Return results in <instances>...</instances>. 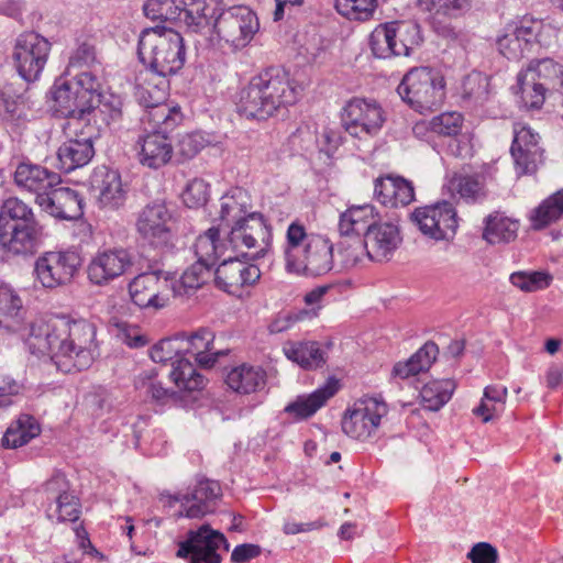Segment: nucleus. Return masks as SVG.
Returning a JSON list of instances; mask_svg holds the SVG:
<instances>
[{
	"label": "nucleus",
	"instance_id": "nucleus-1",
	"mask_svg": "<svg viewBox=\"0 0 563 563\" xmlns=\"http://www.w3.org/2000/svg\"><path fill=\"white\" fill-rule=\"evenodd\" d=\"M96 335L93 323L64 317L32 325L26 343L33 354L49 355L58 371L71 373L89 368L99 355Z\"/></svg>",
	"mask_w": 563,
	"mask_h": 563
},
{
	"label": "nucleus",
	"instance_id": "nucleus-2",
	"mask_svg": "<svg viewBox=\"0 0 563 563\" xmlns=\"http://www.w3.org/2000/svg\"><path fill=\"white\" fill-rule=\"evenodd\" d=\"M298 98V86L289 73L269 67L240 90L236 109L246 119L265 120L279 109L295 104Z\"/></svg>",
	"mask_w": 563,
	"mask_h": 563
},
{
	"label": "nucleus",
	"instance_id": "nucleus-3",
	"mask_svg": "<svg viewBox=\"0 0 563 563\" xmlns=\"http://www.w3.org/2000/svg\"><path fill=\"white\" fill-rule=\"evenodd\" d=\"M287 272L305 276H321L333 268V244L320 234L308 233L299 221L291 222L284 245Z\"/></svg>",
	"mask_w": 563,
	"mask_h": 563
},
{
	"label": "nucleus",
	"instance_id": "nucleus-4",
	"mask_svg": "<svg viewBox=\"0 0 563 563\" xmlns=\"http://www.w3.org/2000/svg\"><path fill=\"white\" fill-rule=\"evenodd\" d=\"M52 97L54 111L67 119L64 131L76 132V125L100 104L101 84L91 71H81L70 80H56Z\"/></svg>",
	"mask_w": 563,
	"mask_h": 563
},
{
	"label": "nucleus",
	"instance_id": "nucleus-5",
	"mask_svg": "<svg viewBox=\"0 0 563 563\" xmlns=\"http://www.w3.org/2000/svg\"><path fill=\"white\" fill-rule=\"evenodd\" d=\"M137 55L152 74L166 78L184 67L186 48L178 32L157 25L141 32Z\"/></svg>",
	"mask_w": 563,
	"mask_h": 563
},
{
	"label": "nucleus",
	"instance_id": "nucleus-6",
	"mask_svg": "<svg viewBox=\"0 0 563 563\" xmlns=\"http://www.w3.org/2000/svg\"><path fill=\"white\" fill-rule=\"evenodd\" d=\"M43 234V225L32 208L16 197L5 199L0 207V241L15 254L31 252Z\"/></svg>",
	"mask_w": 563,
	"mask_h": 563
},
{
	"label": "nucleus",
	"instance_id": "nucleus-7",
	"mask_svg": "<svg viewBox=\"0 0 563 563\" xmlns=\"http://www.w3.org/2000/svg\"><path fill=\"white\" fill-rule=\"evenodd\" d=\"M398 95L419 112L438 109L445 98V80L441 71L428 67L411 68L397 88Z\"/></svg>",
	"mask_w": 563,
	"mask_h": 563
},
{
	"label": "nucleus",
	"instance_id": "nucleus-8",
	"mask_svg": "<svg viewBox=\"0 0 563 563\" xmlns=\"http://www.w3.org/2000/svg\"><path fill=\"white\" fill-rule=\"evenodd\" d=\"M517 81L525 106L540 109L549 91L563 87V64L552 58L532 59Z\"/></svg>",
	"mask_w": 563,
	"mask_h": 563
},
{
	"label": "nucleus",
	"instance_id": "nucleus-9",
	"mask_svg": "<svg viewBox=\"0 0 563 563\" xmlns=\"http://www.w3.org/2000/svg\"><path fill=\"white\" fill-rule=\"evenodd\" d=\"M272 228L262 213L250 214L246 221L231 227L228 251L244 260L255 261L265 256L272 242Z\"/></svg>",
	"mask_w": 563,
	"mask_h": 563
},
{
	"label": "nucleus",
	"instance_id": "nucleus-10",
	"mask_svg": "<svg viewBox=\"0 0 563 563\" xmlns=\"http://www.w3.org/2000/svg\"><path fill=\"white\" fill-rule=\"evenodd\" d=\"M218 12L217 0H214ZM205 31H214L233 49L244 48L258 31L255 13L246 7H232L219 14L214 13L211 24Z\"/></svg>",
	"mask_w": 563,
	"mask_h": 563
},
{
	"label": "nucleus",
	"instance_id": "nucleus-11",
	"mask_svg": "<svg viewBox=\"0 0 563 563\" xmlns=\"http://www.w3.org/2000/svg\"><path fill=\"white\" fill-rule=\"evenodd\" d=\"M81 266V258L75 251H48L34 262L35 280L43 288L56 289L69 285Z\"/></svg>",
	"mask_w": 563,
	"mask_h": 563
},
{
	"label": "nucleus",
	"instance_id": "nucleus-12",
	"mask_svg": "<svg viewBox=\"0 0 563 563\" xmlns=\"http://www.w3.org/2000/svg\"><path fill=\"white\" fill-rule=\"evenodd\" d=\"M385 121V111L373 99L352 98L343 108L342 125L351 136L358 140L378 135Z\"/></svg>",
	"mask_w": 563,
	"mask_h": 563
},
{
	"label": "nucleus",
	"instance_id": "nucleus-13",
	"mask_svg": "<svg viewBox=\"0 0 563 563\" xmlns=\"http://www.w3.org/2000/svg\"><path fill=\"white\" fill-rule=\"evenodd\" d=\"M418 26L400 21L379 24L369 36L373 54L378 58L408 56L417 41Z\"/></svg>",
	"mask_w": 563,
	"mask_h": 563
},
{
	"label": "nucleus",
	"instance_id": "nucleus-14",
	"mask_svg": "<svg viewBox=\"0 0 563 563\" xmlns=\"http://www.w3.org/2000/svg\"><path fill=\"white\" fill-rule=\"evenodd\" d=\"M387 412V404L382 399L376 397L357 399L345 411L342 430L352 439L367 440L376 434L382 419Z\"/></svg>",
	"mask_w": 563,
	"mask_h": 563
},
{
	"label": "nucleus",
	"instance_id": "nucleus-15",
	"mask_svg": "<svg viewBox=\"0 0 563 563\" xmlns=\"http://www.w3.org/2000/svg\"><path fill=\"white\" fill-rule=\"evenodd\" d=\"M51 43L38 33L20 34L12 53L18 74L26 81L36 80L45 67Z\"/></svg>",
	"mask_w": 563,
	"mask_h": 563
},
{
	"label": "nucleus",
	"instance_id": "nucleus-16",
	"mask_svg": "<svg viewBox=\"0 0 563 563\" xmlns=\"http://www.w3.org/2000/svg\"><path fill=\"white\" fill-rule=\"evenodd\" d=\"M223 545L229 550V543L223 533L202 525L197 530H189L187 538L178 543L176 555L187 559L189 563H221L222 558L217 552Z\"/></svg>",
	"mask_w": 563,
	"mask_h": 563
},
{
	"label": "nucleus",
	"instance_id": "nucleus-17",
	"mask_svg": "<svg viewBox=\"0 0 563 563\" xmlns=\"http://www.w3.org/2000/svg\"><path fill=\"white\" fill-rule=\"evenodd\" d=\"M550 31H552L551 26H545L540 21L511 22L505 26L496 44L500 54L507 59L519 60L534 43L545 44L543 33Z\"/></svg>",
	"mask_w": 563,
	"mask_h": 563
},
{
	"label": "nucleus",
	"instance_id": "nucleus-18",
	"mask_svg": "<svg viewBox=\"0 0 563 563\" xmlns=\"http://www.w3.org/2000/svg\"><path fill=\"white\" fill-rule=\"evenodd\" d=\"M47 501L46 516L56 522H75L81 514L79 498L70 488V483L63 473L56 472L42 486Z\"/></svg>",
	"mask_w": 563,
	"mask_h": 563
},
{
	"label": "nucleus",
	"instance_id": "nucleus-19",
	"mask_svg": "<svg viewBox=\"0 0 563 563\" xmlns=\"http://www.w3.org/2000/svg\"><path fill=\"white\" fill-rule=\"evenodd\" d=\"M129 294L140 308L162 309L174 297L173 277L162 271L139 274L129 283Z\"/></svg>",
	"mask_w": 563,
	"mask_h": 563
},
{
	"label": "nucleus",
	"instance_id": "nucleus-20",
	"mask_svg": "<svg viewBox=\"0 0 563 563\" xmlns=\"http://www.w3.org/2000/svg\"><path fill=\"white\" fill-rule=\"evenodd\" d=\"M411 220L426 236L434 241H449L454 238L457 229L456 210L449 201L417 208Z\"/></svg>",
	"mask_w": 563,
	"mask_h": 563
},
{
	"label": "nucleus",
	"instance_id": "nucleus-21",
	"mask_svg": "<svg viewBox=\"0 0 563 563\" xmlns=\"http://www.w3.org/2000/svg\"><path fill=\"white\" fill-rule=\"evenodd\" d=\"M214 13V0H162L159 20L180 22L191 32L202 33Z\"/></svg>",
	"mask_w": 563,
	"mask_h": 563
},
{
	"label": "nucleus",
	"instance_id": "nucleus-22",
	"mask_svg": "<svg viewBox=\"0 0 563 563\" xmlns=\"http://www.w3.org/2000/svg\"><path fill=\"white\" fill-rule=\"evenodd\" d=\"M174 218L164 201L146 205L137 214L136 231L155 247L167 246L173 239Z\"/></svg>",
	"mask_w": 563,
	"mask_h": 563
},
{
	"label": "nucleus",
	"instance_id": "nucleus-23",
	"mask_svg": "<svg viewBox=\"0 0 563 563\" xmlns=\"http://www.w3.org/2000/svg\"><path fill=\"white\" fill-rule=\"evenodd\" d=\"M133 264V255L124 247L99 250L87 266V276L93 285L106 286L131 272Z\"/></svg>",
	"mask_w": 563,
	"mask_h": 563
},
{
	"label": "nucleus",
	"instance_id": "nucleus-24",
	"mask_svg": "<svg viewBox=\"0 0 563 563\" xmlns=\"http://www.w3.org/2000/svg\"><path fill=\"white\" fill-rule=\"evenodd\" d=\"M366 257L374 262H387L402 242L399 225L393 221H378L364 233Z\"/></svg>",
	"mask_w": 563,
	"mask_h": 563
},
{
	"label": "nucleus",
	"instance_id": "nucleus-25",
	"mask_svg": "<svg viewBox=\"0 0 563 563\" xmlns=\"http://www.w3.org/2000/svg\"><path fill=\"white\" fill-rule=\"evenodd\" d=\"M229 255L214 272L216 285L229 292L238 294L243 287L254 285L261 277L260 268L240 258Z\"/></svg>",
	"mask_w": 563,
	"mask_h": 563
},
{
	"label": "nucleus",
	"instance_id": "nucleus-26",
	"mask_svg": "<svg viewBox=\"0 0 563 563\" xmlns=\"http://www.w3.org/2000/svg\"><path fill=\"white\" fill-rule=\"evenodd\" d=\"M514 141L510 148L516 168L520 175L532 174L542 163L543 151L539 146V134L534 133L527 124L514 125Z\"/></svg>",
	"mask_w": 563,
	"mask_h": 563
},
{
	"label": "nucleus",
	"instance_id": "nucleus-27",
	"mask_svg": "<svg viewBox=\"0 0 563 563\" xmlns=\"http://www.w3.org/2000/svg\"><path fill=\"white\" fill-rule=\"evenodd\" d=\"M13 180L22 191L34 194L37 205L40 203V198H44L51 189L59 186L62 183V178L57 173L31 162H22L16 166Z\"/></svg>",
	"mask_w": 563,
	"mask_h": 563
},
{
	"label": "nucleus",
	"instance_id": "nucleus-28",
	"mask_svg": "<svg viewBox=\"0 0 563 563\" xmlns=\"http://www.w3.org/2000/svg\"><path fill=\"white\" fill-rule=\"evenodd\" d=\"M220 496L221 487L219 483L203 479L198 482L190 494L175 495L170 496V498L176 503H180V516L194 519L213 512Z\"/></svg>",
	"mask_w": 563,
	"mask_h": 563
},
{
	"label": "nucleus",
	"instance_id": "nucleus-29",
	"mask_svg": "<svg viewBox=\"0 0 563 563\" xmlns=\"http://www.w3.org/2000/svg\"><path fill=\"white\" fill-rule=\"evenodd\" d=\"M77 130L78 125H76V132L65 131L67 135L75 134L76 137L65 141L57 151V167L64 173H70L87 165L95 155L90 129L87 131L82 129L79 134Z\"/></svg>",
	"mask_w": 563,
	"mask_h": 563
},
{
	"label": "nucleus",
	"instance_id": "nucleus-30",
	"mask_svg": "<svg viewBox=\"0 0 563 563\" xmlns=\"http://www.w3.org/2000/svg\"><path fill=\"white\" fill-rule=\"evenodd\" d=\"M38 206L49 216L60 220H78L84 214L82 197L68 187H54L44 198H40Z\"/></svg>",
	"mask_w": 563,
	"mask_h": 563
},
{
	"label": "nucleus",
	"instance_id": "nucleus-31",
	"mask_svg": "<svg viewBox=\"0 0 563 563\" xmlns=\"http://www.w3.org/2000/svg\"><path fill=\"white\" fill-rule=\"evenodd\" d=\"M91 187L101 207L119 209L126 200L129 187L117 170L101 167L91 177Z\"/></svg>",
	"mask_w": 563,
	"mask_h": 563
},
{
	"label": "nucleus",
	"instance_id": "nucleus-32",
	"mask_svg": "<svg viewBox=\"0 0 563 563\" xmlns=\"http://www.w3.org/2000/svg\"><path fill=\"white\" fill-rule=\"evenodd\" d=\"M139 162L148 168L157 169L166 165L173 156V145L167 135L150 132L136 142Z\"/></svg>",
	"mask_w": 563,
	"mask_h": 563
},
{
	"label": "nucleus",
	"instance_id": "nucleus-33",
	"mask_svg": "<svg viewBox=\"0 0 563 563\" xmlns=\"http://www.w3.org/2000/svg\"><path fill=\"white\" fill-rule=\"evenodd\" d=\"M250 214H260V212L252 211L249 192L243 188L235 187L220 198L214 221L232 227L246 221Z\"/></svg>",
	"mask_w": 563,
	"mask_h": 563
},
{
	"label": "nucleus",
	"instance_id": "nucleus-34",
	"mask_svg": "<svg viewBox=\"0 0 563 563\" xmlns=\"http://www.w3.org/2000/svg\"><path fill=\"white\" fill-rule=\"evenodd\" d=\"M183 356H194L196 362L209 368L214 365L220 351H213L214 334L209 329H199L190 335L179 334Z\"/></svg>",
	"mask_w": 563,
	"mask_h": 563
},
{
	"label": "nucleus",
	"instance_id": "nucleus-35",
	"mask_svg": "<svg viewBox=\"0 0 563 563\" xmlns=\"http://www.w3.org/2000/svg\"><path fill=\"white\" fill-rule=\"evenodd\" d=\"M339 390L338 380L330 378L320 388L309 395H300L285 407V412L296 420H305L313 416Z\"/></svg>",
	"mask_w": 563,
	"mask_h": 563
},
{
	"label": "nucleus",
	"instance_id": "nucleus-36",
	"mask_svg": "<svg viewBox=\"0 0 563 563\" xmlns=\"http://www.w3.org/2000/svg\"><path fill=\"white\" fill-rule=\"evenodd\" d=\"M225 383L233 391L250 395L265 387L266 372L261 366L244 363L228 372Z\"/></svg>",
	"mask_w": 563,
	"mask_h": 563
},
{
	"label": "nucleus",
	"instance_id": "nucleus-37",
	"mask_svg": "<svg viewBox=\"0 0 563 563\" xmlns=\"http://www.w3.org/2000/svg\"><path fill=\"white\" fill-rule=\"evenodd\" d=\"M283 350L288 360L305 369L319 368L327 361L325 352L314 341L288 342Z\"/></svg>",
	"mask_w": 563,
	"mask_h": 563
},
{
	"label": "nucleus",
	"instance_id": "nucleus-38",
	"mask_svg": "<svg viewBox=\"0 0 563 563\" xmlns=\"http://www.w3.org/2000/svg\"><path fill=\"white\" fill-rule=\"evenodd\" d=\"M376 216L372 205L352 206L341 213L339 231L342 235L364 234L375 222Z\"/></svg>",
	"mask_w": 563,
	"mask_h": 563
},
{
	"label": "nucleus",
	"instance_id": "nucleus-39",
	"mask_svg": "<svg viewBox=\"0 0 563 563\" xmlns=\"http://www.w3.org/2000/svg\"><path fill=\"white\" fill-rule=\"evenodd\" d=\"M181 121L183 114L180 108L167 103L145 110L142 115V122L152 129V132L165 135L179 125Z\"/></svg>",
	"mask_w": 563,
	"mask_h": 563
},
{
	"label": "nucleus",
	"instance_id": "nucleus-40",
	"mask_svg": "<svg viewBox=\"0 0 563 563\" xmlns=\"http://www.w3.org/2000/svg\"><path fill=\"white\" fill-rule=\"evenodd\" d=\"M438 353V345L433 342H427L406 362H398L395 364L393 375L401 379H406L410 376L428 371L435 361Z\"/></svg>",
	"mask_w": 563,
	"mask_h": 563
},
{
	"label": "nucleus",
	"instance_id": "nucleus-41",
	"mask_svg": "<svg viewBox=\"0 0 563 563\" xmlns=\"http://www.w3.org/2000/svg\"><path fill=\"white\" fill-rule=\"evenodd\" d=\"M41 433V427L37 420L27 413H22L7 429L2 444L5 448L16 449L27 444L32 439Z\"/></svg>",
	"mask_w": 563,
	"mask_h": 563
},
{
	"label": "nucleus",
	"instance_id": "nucleus-42",
	"mask_svg": "<svg viewBox=\"0 0 563 563\" xmlns=\"http://www.w3.org/2000/svg\"><path fill=\"white\" fill-rule=\"evenodd\" d=\"M210 276L211 266L196 261L183 273L179 279L172 276L174 298L191 296L210 278Z\"/></svg>",
	"mask_w": 563,
	"mask_h": 563
},
{
	"label": "nucleus",
	"instance_id": "nucleus-43",
	"mask_svg": "<svg viewBox=\"0 0 563 563\" xmlns=\"http://www.w3.org/2000/svg\"><path fill=\"white\" fill-rule=\"evenodd\" d=\"M194 251L198 262L212 267L221 256L225 255L228 245L220 240L219 229L212 227L196 239Z\"/></svg>",
	"mask_w": 563,
	"mask_h": 563
},
{
	"label": "nucleus",
	"instance_id": "nucleus-44",
	"mask_svg": "<svg viewBox=\"0 0 563 563\" xmlns=\"http://www.w3.org/2000/svg\"><path fill=\"white\" fill-rule=\"evenodd\" d=\"M169 377L181 391H199L203 389L207 384V379L187 357L173 361Z\"/></svg>",
	"mask_w": 563,
	"mask_h": 563
},
{
	"label": "nucleus",
	"instance_id": "nucleus-45",
	"mask_svg": "<svg viewBox=\"0 0 563 563\" xmlns=\"http://www.w3.org/2000/svg\"><path fill=\"white\" fill-rule=\"evenodd\" d=\"M563 217V189L558 190L534 208L529 217L531 228L542 230Z\"/></svg>",
	"mask_w": 563,
	"mask_h": 563
},
{
	"label": "nucleus",
	"instance_id": "nucleus-46",
	"mask_svg": "<svg viewBox=\"0 0 563 563\" xmlns=\"http://www.w3.org/2000/svg\"><path fill=\"white\" fill-rule=\"evenodd\" d=\"M518 229V221L495 213L487 218L483 236L490 244L509 243L516 239Z\"/></svg>",
	"mask_w": 563,
	"mask_h": 563
},
{
	"label": "nucleus",
	"instance_id": "nucleus-47",
	"mask_svg": "<svg viewBox=\"0 0 563 563\" xmlns=\"http://www.w3.org/2000/svg\"><path fill=\"white\" fill-rule=\"evenodd\" d=\"M134 384L141 394L157 405H165L175 395L173 390L164 387L155 368L141 372Z\"/></svg>",
	"mask_w": 563,
	"mask_h": 563
},
{
	"label": "nucleus",
	"instance_id": "nucleus-48",
	"mask_svg": "<svg viewBox=\"0 0 563 563\" xmlns=\"http://www.w3.org/2000/svg\"><path fill=\"white\" fill-rule=\"evenodd\" d=\"M449 189L467 201H478L486 197L483 175L455 174L449 181Z\"/></svg>",
	"mask_w": 563,
	"mask_h": 563
},
{
	"label": "nucleus",
	"instance_id": "nucleus-49",
	"mask_svg": "<svg viewBox=\"0 0 563 563\" xmlns=\"http://www.w3.org/2000/svg\"><path fill=\"white\" fill-rule=\"evenodd\" d=\"M454 389L451 379L429 382L420 390L421 402L426 409L437 411L451 399Z\"/></svg>",
	"mask_w": 563,
	"mask_h": 563
},
{
	"label": "nucleus",
	"instance_id": "nucleus-50",
	"mask_svg": "<svg viewBox=\"0 0 563 563\" xmlns=\"http://www.w3.org/2000/svg\"><path fill=\"white\" fill-rule=\"evenodd\" d=\"M420 7L430 12L433 21L460 16L470 7V0H419Z\"/></svg>",
	"mask_w": 563,
	"mask_h": 563
},
{
	"label": "nucleus",
	"instance_id": "nucleus-51",
	"mask_svg": "<svg viewBox=\"0 0 563 563\" xmlns=\"http://www.w3.org/2000/svg\"><path fill=\"white\" fill-rule=\"evenodd\" d=\"M510 283L526 292H533L548 288L553 277L545 271L516 272L509 277Z\"/></svg>",
	"mask_w": 563,
	"mask_h": 563
},
{
	"label": "nucleus",
	"instance_id": "nucleus-52",
	"mask_svg": "<svg viewBox=\"0 0 563 563\" xmlns=\"http://www.w3.org/2000/svg\"><path fill=\"white\" fill-rule=\"evenodd\" d=\"M377 5V0H335V9L350 20H368Z\"/></svg>",
	"mask_w": 563,
	"mask_h": 563
},
{
	"label": "nucleus",
	"instance_id": "nucleus-53",
	"mask_svg": "<svg viewBox=\"0 0 563 563\" xmlns=\"http://www.w3.org/2000/svg\"><path fill=\"white\" fill-rule=\"evenodd\" d=\"M150 356L155 363L165 364L169 362L173 366V361L184 357L179 334L174 338L161 340L151 349Z\"/></svg>",
	"mask_w": 563,
	"mask_h": 563
},
{
	"label": "nucleus",
	"instance_id": "nucleus-54",
	"mask_svg": "<svg viewBox=\"0 0 563 563\" xmlns=\"http://www.w3.org/2000/svg\"><path fill=\"white\" fill-rule=\"evenodd\" d=\"M166 88L167 80L164 77H158V82L154 84L153 86L150 82L140 86L137 92L140 103L145 108V110L165 104L164 101L166 99Z\"/></svg>",
	"mask_w": 563,
	"mask_h": 563
},
{
	"label": "nucleus",
	"instance_id": "nucleus-55",
	"mask_svg": "<svg viewBox=\"0 0 563 563\" xmlns=\"http://www.w3.org/2000/svg\"><path fill=\"white\" fill-rule=\"evenodd\" d=\"M489 95V79L481 73L466 76L463 81V96L476 102H484Z\"/></svg>",
	"mask_w": 563,
	"mask_h": 563
},
{
	"label": "nucleus",
	"instance_id": "nucleus-56",
	"mask_svg": "<svg viewBox=\"0 0 563 563\" xmlns=\"http://www.w3.org/2000/svg\"><path fill=\"white\" fill-rule=\"evenodd\" d=\"M463 118L457 112L441 113L430 121L432 132L445 135L456 136L462 128Z\"/></svg>",
	"mask_w": 563,
	"mask_h": 563
},
{
	"label": "nucleus",
	"instance_id": "nucleus-57",
	"mask_svg": "<svg viewBox=\"0 0 563 563\" xmlns=\"http://www.w3.org/2000/svg\"><path fill=\"white\" fill-rule=\"evenodd\" d=\"M209 198V185L199 178H195L188 183L183 192V200L189 208H199L205 206Z\"/></svg>",
	"mask_w": 563,
	"mask_h": 563
},
{
	"label": "nucleus",
	"instance_id": "nucleus-58",
	"mask_svg": "<svg viewBox=\"0 0 563 563\" xmlns=\"http://www.w3.org/2000/svg\"><path fill=\"white\" fill-rule=\"evenodd\" d=\"M396 177L387 176L375 180L374 195L385 206L391 207L393 199L395 198Z\"/></svg>",
	"mask_w": 563,
	"mask_h": 563
},
{
	"label": "nucleus",
	"instance_id": "nucleus-59",
	"mask_svg": "<svg viewBox=\"0 0 563 563\" xmlns=\"http://www.w3.org/2000/svg\"><path fill=\"white\" fill-rule=\"evenodd\" d=\"M340 254L343 257V265L345 267L357 265L362 262L363 257L366 256L364 240L362 242L342 243Z\"/></svg>",
	"mask_w": 563,
	"mask_h": 563
},
{
	"label": "nucleus",
	"instance_id": "nucleus-60",
	"mask_svg": "<svg viewBox=\"0 0 563 563\" xmlns=\"http://www.w3.org/2000/svg\"><path fill=\"white\" fill-rule=\"evenodd\" d=\"M118 338L129 347L139 349L147 344V338L137 327L122 323L119 325Z\"/></svg>",
	"mask_w": 563,
	"mask_h": 563
},
{
	"label": "nucleus",
	"instance_id": "nucleus-61",
	"mask_svg": "<svg viewBox=\"0 0 563 563\" xmlns=\"http://www.w3.org/2000/svg\"><path fill=\"white\" fill-rule=\"evenodd\" d=\"M206 146V140L200 133L181 136L178 143L179 153L185 158H192Z\"/></svg>",
	"mask_w": 563,
	"mask_h": 563
},
{
	"label": "nucleus",
	"instance_id": "nucleus-62",
	"mask_svg": "<svg viewBox=\"0 0 563 563\" xmlns=\"http://www.w3.org/2000/svg\"><path fill=\"white\" fill-rule=\"evenodd\" d=\"M467 559L472 563H496L498 560V552L496 548L487 542H479L473 545L467 553Z\"/></svg>",
	"mask_w": 563,
	"mask_h": 563
},
{
	"label": "nucleus",
	"instance_id": "nucleus-63",
	"mask_svg": "<svg viewBox=\"0 0 563 563\" xmlns=\"http://www.w3.org/2000/svg\"><path fill=\"white\" fill-rule=\"evenodd\" d=\"M23 386L15 379L0 375V408H7L13 404L12 397L21 393Z\"/></svg>",
	"mask_w": 563,
	"mask_h": 563
},
{
	"label": "nucleus",
	"instance_id": "nucleus-64",
	"mask_svg": "<svg viewBox=\"0 0 563 563\" xmlns=\"http://www.w3.org/2000/svg\"><path fill=\"white\" fill-rule=\"evenodd\" d=\"M415 200V189L410 181L397 176L395 198L393 199L391 207L407 206Z\"/></svg>",
	"mask_w": 563,
	"mask_h": 563
}]
</instances>
